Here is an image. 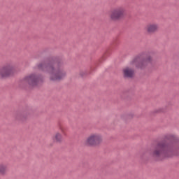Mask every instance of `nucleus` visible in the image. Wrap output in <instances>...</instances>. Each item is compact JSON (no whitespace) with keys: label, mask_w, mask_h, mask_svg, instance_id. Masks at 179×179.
<instances>
[{"label":"nucleus","mask_w":179,"mask_h":179,"mask_svg":"<svg viewBox=\"0 0 179 179\" xmlns=\"http://www.w3.org/2000/svg\"><path fill=\"white\" fill-rule=\"evenodd\" d=\"M24 82L28 83L31 87H35V86H38L40 82H41V78L36 74H31L24 78Z\"/></svg>","instance_id":"6"},{"label":"nucleus","mask_w":179,"mask_h":179,"mask_svg":"<svg viewBox=\"0 0 179 179\" xmlns=\"http://www.w3.org/2000/svg\"><path fill=\"white\" fill-rule=\"evenodd\" d=\"M152 62V57H148L147 59H141V57H137L131 60L130 66L123 69V75L124 78H132L135 75L134 68L136 67L138 69H145L148 64Z\"/></svg>","instance_id":"3"},{"label":"nucleus","mask_w":179,"mask_h":179,"mask_svg":"<svg viewBox=\"0 0 179 179\" xmlns=\"http://www.w3.org/2000/svg\"><path fill=\"white\" fill-rule=\"evenodd\" d=\"M60 131H62V134H64V128L60 127Z\"/></svg>","instance_id":"11"},{"label":"nucleus","mask_w":179,"mask_h":179,"mask_svg":"<svg viewBox=\"0 0 179 179\" xmlns=\"http://www.w3.org/2000/svg\"><path fill=\"white\" fill-rule=\"evenodd\" d=\"M173 138H174V136H172V135L169 136V139H171Z\"/></svg>","instance_id":"12"},{"label":"nucleus","mask_w":179,"mask_h":179,"mask_svg":"<svg viewBox=\"0 0 179 179\" xmlns=\"http://www.w3.org/2000/svg\"><path fill=\"white\" fill-rule=\"evenodd\" d=\"M101 142H103V136L99 133L91 134L85 141L88 146H99Z\"/></svg>","instance_id":"4"},{"label":"nucleus","mask_w":179,"mask_h":179,"mask_svg":"<svg viewBox=\"0 0 179 179\" xmlns=\"http://www.w3.org/2000/svg\"><path fill=\"white\" fill-rule=\"evenodd\" d=\"M178 153L179 146L177 143H159L153 150L152 155L155 159H164L178 156Z\"/></svg>","instance_id":"2"},{"label":"nucleus","mask_w":179,"mask_h":179,"mask_svg":"<svg viewBox=\"0 0 179 179\" xmlns=\"http://www.w3.org/2000/svg\"><path fill=\"white\" fill-rule=\"evenodd\" d=\"M6 173V166L1 165L0 166V173L5 174Z\"/></svg>","instance_id":"10"},{"label":"nucleus","mask_w":179,"mask_h":179,"mask_svg":"<svg viewBox=\"0 0 179 179\" xmlns=\"http://www.w3.org/2000/svg\"><path fill=\"white\" fill-rule=\"evenodd\" d=\"M13 72V66L8 64L0 69V76L1 78H8Z\"/></svg>","instance_id":"7"},{"label":"nucleus","mask_w":179,"mask_h":179,"mask_svg":"<svg viewBox=\"0 0 179 179\" xmlns=\"http://www.w3.org/2000/svg\"><path fill=\"white\" fill-rule=\"evenodd\" d=\"M145 29L149 34H153V33H156L159 30V24L157 23L148 24Z\"/></svg>","instance_id":"8"},{"label":"nucleus","mask_w":179,"mask_h":179,"mask_svg":"<svg viewBox=\"0 0 179 179\" xmlns=\"http://www.w3.org/2000/svg\"><path fill=\"white\" fill-rule=\"evenodd\" d=\"M52 139L55 142H56V143H61L64 141V137L61 133L57 131L52 137Z\"/></svg>","instance_id":"9"},{"label":"nucleus","mask_w":179,"mask_h":179,"mask_svg":"<svg viewBox=\"0 0 179 179\" xmlns=\"http://www.w3.org/2000/svg\"><path fill=\"white\" fill-rule=\"evenodd\" d=\"M38 68L43 72H47L49 74L50 80L53 82L62 80L66 76V71L62 63L42 62L38 64Z\"/></svg>","instance_id":"1"},{"label":"nucleus","mask_w":179,"mask_h":179,"mask_svg":"<svg viewBox=\"0 0 179 179\" xmlns=\"http://www.w3.org/2000/svg\"><path fill=\"white\" fill-rule=\"evenodd\" d=\"M125 16V8L117 7L110 11L109 15L110 19L113 22H117V20H121Z\"/></svg>","instance_id":"5"}]
</instances>
